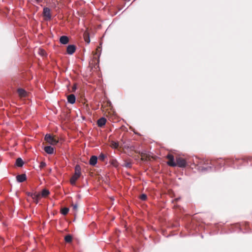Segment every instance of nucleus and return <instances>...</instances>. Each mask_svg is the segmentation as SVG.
Here are the masks:
<instances>
[{"label": "nucleus", "instance_id": "1", "mask_svg": "<svg viewBox=\"0 0 252 252\" xmlns=\"http://www.w3.org/2000/svg\"><path fill=\"white\" fill-rule=\"evenodd\" d=\"M167 158L169 159L167 164L171 166H178L180 167H184L186 165V160L182 158H177L176 162L174 161V158L172 155H168Z\"/></svg>", "mask_w": 252, "mask_h": 252}, {"label": "nucleus", "instance_id": "2", "mask_svg": "<svg viewBox=\"0 0 252 252\" xmlns=\"http://www.w3.org/2000/svg\"><path fill=\"white\" fill-rule=\"evenodd\" d=\"M81 175V167L79 165H76L75 167V173L70 179V183L75 185L76 181Z\"/></svg>", "mask_w": 252, "mask_h": 252}, {"label": "nucleus", "instance_id": "3", "mask_svg": "<svg viewBox=\"0 0 252 252\" xmlns=\"http://www.w3.org/2000/svg\"><path fill=\"white\" fill-rule=\"evenodd\" d=\"M45 140L49 144L55 145L58 143V140L53 136L50 134H47L45 136Z\"/></svg>", "mask_w": 252, "mask_h": 252}, {"label": "nucleus", "instance_id": "4", "mask_svg": "<svg viewBox=\"0 0 252 252\" xmlns=\"http://www.w3.org/2000/svg\"><path fill=\"white\" fill-rule=\"evenodd\" d=\"M28 195L29 196L32 197V198L33 199L34 202H35L36 204L38 202V200L40 198V194L39 193L29 192Z\"/></svg>", "mask_w": 252, "mask_h": 252}, {"label": "nucleus", "instance_id": "5", "mask_svg": "<svg viewBox=\"0 0 252 252\" xmlns=\"http://www.w3.org/2000/svg\"><path fill=\"white\" fill-rule=\"evenodd\" d=\"M43 14L46 20H49L51 18L50 9L49 8H44Z\"/></svg>", "mask_w": 252, "mask_h": 252}, {"label": "nucleus", "instance_id": "6", "mask_svg": "<svg viewBox=\"0 0 252 252\" xmlns=\"http://www.w3.org/2000/svg\"><path fill=\"white\" fill-rule=\"evenodd\" d=\"M75 47L73 45H68L67 47V52L68 54H72L75 51Z\"/></svg>", "mask_w": 252, "mask_h": 252}, {"label": "nucleus", "instance_id": "7", "mask_svg": "<svg viewBox=\"0 0 252 252\" xmlns=\"http://www.w3.org/2000/svg\"><path fill=\"white\" fill-rule=\"evenodd\" d=\"M17 180L18 182L21 183L26 180V175L25 174H21L17 176Z\"/></svg>", "mask_w": 252, "mask_h": 252}, {"label": "nucleus", "instance_id": "8", "mask_svg": "<svg viewBox=\"0 0 252 252\" xmlns=\"http://www.w3.org/2000/svg\"><path fill=\"white\" fill-rule=\"evenodd\" d=\"M75 96L74 94H70L67 96L68 102L71 104H73L75 102Z\"/></svg>", "mask_w": 252, "mask_h": 252}, {"label": "nucleus", "instance_id": "9", "mask_svg": "<svg viewBox=\"0 0 252 252\" xmlns=\"http://www.w3.org/2000/svg\"><path fill=\"white\" fill-rule=\"evenodd\" d=\"M97 158L95 156H93L90 159V164L92 165H95L97 163Z\"/></svg>", "mask_w": 252, "mask_h": 252}, {"label": "nucleus", "instance_id": "10", "mask_svg": "<svg viewBox=\"0 0 252 252\" xmlns=\"http://www.w3.org/2000/svg\"><path fill=\"white\" fill-rule=\"evenodd\" d=\"M106 120L104 118H101L97 121V125L99 126L102 127L106 124Z\"/></svg>", "mask_w": 252, "mask_h": 252}, {"label": "nucleus", "instance_id": "11", "mask_svg": "<svg viewBox=\"0 0 252 252\" xmlns=\"http://www.w3.org/2000/svg\"><path fill=\"white\" fill-rule=\"evenodd\" d=\"M18 93L21 97H25L27 94V92L22 89H19L18 90Z\"/></svg>", "mask_w": 252, "mask_h": 252}, {"label": "nucleus", "instance_id": "12", "mask_svg": "<svg viewBox=\"0 0 252 252\" xmlns=\"http://www.w3.org/2000/svg\"><path fill=\"white\" fill-rule=\"evenodd\" d=\"M45 151L49 154H52L54 153V149L51 146H46L44 147Z\"/></svg>", "mask_w": 252, "mask_h": 252}, {"label": "nucleus", "instance_id": "13", "mask_svg": "<svg viewBox=\"0 0 252 252\" xmlns=\"http://www.w3.org/2000/svg\"><path fill=\"white\" fill-rule=\"evenodd\" d=\"M60 41L61 43L66 44L68 42V38L66 36H62L61 37Z\"/></svg>", "mask_w": 252, "mask_h": 252}, {"label": "nucleus", "instance_id": "14", "mask_svg": "<svg viewBox=\"0 0 252 252\" xmlns=\"http://www.w3.org/2000/svg\"><path fill=\"white\" fill-rule=\"evenodd\" d=\"M16 165L19 167H22L24 164L23 161L21 158H18L16 161Z\"/></svg>", "mask_w": 252, "mask_h": 252}, {"label": "nucleus", "instance_id": "15", "mask_svg": "<svg viewBox=\"0 0 252 252\" xmlns=\"http://www.w3.org/2000/svg\"><path fill=\"white\" fill-rule=\"evenodd\" d=\"M110 146L114 149H117L119 147V144L118 142L112 141L110 142Z\"/></svg>", "mask_w": 252, "mask_h": 252}, {"label": "nucleus", "instance_id": "16", "mask_svg": "<svg viewBox=\"0 0 252 252\" xmlns=\"http://www.w3.org/2000/svg\"><path fill=\"white\" fill-rule=\"evenodd\" d=\"M49 194V190H48L46 189H44L41 192L40 196H42V197H46Z\"/></svg>", "mask_w": 252, "mask_h": 252}, {"label": "nucleus", "instance_id": "17", "mask_svg": "<svg viewBox=\"0 0 252 252\" xmlns=\"http://www.w3.org/2000/svg\"><path fill=\"white\" fill-rule=\"evenodd\" d=\"M37 52L39 55H40L42 56H45L46 55L45 51L43 49L41 48H39L37 49Z\"/></svg>", "mask_w": 252, "mask_h": 252}, {"label": "nucleus", "instance_id": "18", "mask_svg": "<svg viewBox=\"0 0 252 252\" xmlns=\"http://www.w3.org/2000/svg\"><path fill=\"white\" fill-rule=\"evenodd\" d=\"M69 211V209L67 208H64L62 209V214L65 215H66Z\"/></svg>", "mask_w": 252, "mask_h": 252}, {"label": "nucleus", "instance_id": "19", "mask_svg": "<svg viewBox=\"0 0 252 252\" xmlns=\"http://www.w3.org/2000/svg\"><path fill=\"white\" fill-rule=\"evenodd\" d=\"M65 241L66 242L69 243L72 241V237L70 235H67L65 237Z\"/></svg>", "mask_w": 252, "mask_h": 252}, {"label": "nucleus", "instance_id": "20", "mask_svg": "<svg viewBox=\"0 0 252 252\" xmlns=\"http://www.w3.org/2000/svg\"><path fill=\"white\" fill-rule=\"evenodd\" d=\"M84 36H85V40L86 42L87 43H90V40L89 37L88 36V33H85Z\"/></svg>", "mask_w": 252, "mask_h": 252}, {"label": "nucleus", "instance_id": "21", "mask_svg": "<svg viewBox=\"0 0 252 252\" xmlns=\"http://www.w3.org/2000/svg\"><path fill=\"white\" fill-rule=\"evenodd\" d=\"M106 156L103 154H101L99 156V159L102 161L104 160Z\"/></svg>", "mask_w": 252, "mask_h": 252}, {"label": "nucleus", "instance_id": "22", "mask_svg": "<svg viewBox=\"0 0 252 252\" xmlns=\"http://www.w3.org/2000/svg\"><path fill=\"white\" fill-rule=\"evenodd\" d=\"M147 198V196L145 194H142L140 196L141 199L145 200Z\"/></svg>", "mask_w": 252, "mask_h": 252}, {"label": "nucleus", "instance_id": "23", "mask_svg": "<svg viewBox=\"0 0 252 252\" xmlns=\"http://www.w3.org/2000/svg\"><path fill=\"white\" fill-rule=\"evenodd\" d=\"M73 209L74 211H76L78 208V206L77 204L72 205Z\"/></svg>", "mask_w": 252, "mask_h": 252}, {"label": "nucleus", "instance_id": "24", "mask_svg": "<svg viewBox=\"0 0 252 252\" xmlns=\"http://www.w3.org/2000/svg\"><path fill=\"white\" fill-rule=\"evenodd\" d=\"M46 166V163L44 162H41L40 164V168H43Z\"/></svg>", "mask_w": 252, "mask_h": 252}, {"label": "nucleus", "instance_id": "25", "mask_svg": "<svg viewBox=\"0 0 252 252\" xmlns=\"http://www.w3.org/2000/svg\"><path fill=\"white\" fill-rule=\"evenodd\" d=\"M126 167H130V163H127L126 164Z\"/></svg>", "mask_w": 252, "mask_h": 252}, {"label": "nucleus", "instance_id": "26", "mask_svg": "<svg viewBox=\"0 0 252 252\" xmlns=\"http://www.w3.org/2000/svg\"><path fill=\"white\" fill-rule=\"evenodd\" d=\"M35 1H36L37 2L39 3V2H40L41 1V0H35Z\"/></svg>", "mask_w": 252, "mask_h": 252}, {"label": "nucleus", "instance_id": "27", "mask_svg": "<svg viewBox=\"0 0 252 252\" xmlns=\"http://www.w3.org/2000/svg\"><path fill=\"white\" fill-rule=\"evenodd\" d=\"M73 89L74 90L76 89V87L74 86L73 88Z\"/></svg>", "mask_w": 252, "mask_h": 252}]
</instances>
